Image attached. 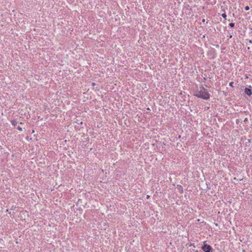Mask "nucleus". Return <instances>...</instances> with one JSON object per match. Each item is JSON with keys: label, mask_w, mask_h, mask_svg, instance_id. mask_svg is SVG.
Masks as SVG:
<instances>
[{"label": "nucleus", "mask_w": 252, "mask_h": 252, "mask_svg": "<svg viewBox=\"0 0 252 252\" xmlns=\"http://www.w3.org/2000/svg\"><path fill=\"white\" fill-rule=\"evenodd\" d=\"M17 128H18V129H19V130H20V131H22V128L20 126H18V127H17Z\"/></svg>", "instance_id": "9"}, {"label": "nucleus", "mask_w": 252, "mask_h": 252, "mask_svg": "<svg viewBox=\"0 0 252 252\" xmlns=\"http://www.w3.org/2000/svg\"><path fill=\"white\" fill-rule=\"evenodd\" d=\"M179 187L180 188V192H182L183 191V188H182V186H179Z\"/></svg>", "instance_id": "6"}, {"label": "nucleus", "mask_w": 252, "mask_h": 252, "mask_svg": "<svg viewBox=\"0 0 252 252\" xmlns=\"http://www.w3.org/2000/svg\"><path fill=\"white\" fill-rule=\"evenodd\" d=\"M245 93L249 96H250L252 94V90L249 88H246Z\"/></svg>", "instance_id": "3"}, {"label": "nucleus", "mask_w": 252, "mask_h": 252, "mask_svg": "<svg viewBox=\"0 0 252 252\" xmlns=\"http://www.w3.org/2000/svg\"><path fill=\"white\" fill-rule=\"evenodd\" d=\"M247 121H248V118H246L244 119V122L246 123V122H247Z\"/></svg>", "instance_id": "10"}, {"label": "nucleus", "mask_w": 252, "mask_h": 252, "mask_svg": "<svg viewBox=\"0 0 252 252\" xmlns=\"http://www.w3.org/2000/svg\"><path fill=\"white\" fill-rule=\"evenodd\" d=\"M195 96L205 100H208L210 98V94L207 92V90L204 88H202V89L195 94Z\"/></svg>", "instance_id": "1"}, {"label": "nucleus", "mask_w": 252, "mask_h": 252, "mask_svg": "<svg viewBox=\"0 0 252 252\" xmlns=\"http://www.w3.org/2000/svg\"><path fill=\"white\" fill-rule=\"evenodd\" d=\"M222 17H223L224 18H225V19H226V15L225 13H223L222 15H221Z\"/></svg>", "instance_id": "5"}, {"label": "nucleus", "mask_w": 252, "mask_h": 252, "mask_svg": "<svg viewBox=\"0 0 252 252\" xmlns=\"http://www.w3.org/2000/svg\"><path fill=\"white\" fill-rule=\"evenodd\" d=\"M202 249L204 252H210L213 250L211 246L207 244H204L202 247Z\"/></svg>", "instance_id": "2"}, {"label": "nucleus", "mask_w": 252, "mask_h": 252, "mask_svg": "<svg viewBox=\"0 0 252 252\" xmlns=\"http://www.w3.org/2000/svg\"><path fill=\"white\" fill-rule=\"evenodd\" d=\"M233 82H230V83H229V85L230 86H231V87H233Z\"/></svg>", "instance_id": "8"}, {"label": "nucleus", "mask_w": 252, "mask_h": 252, "mask_svg": "<svg viewBox=\"0 0 252 252\" xmlns=\"http://www.w3.org/2000/svg\"><path fill=\"white\" fill-rule=\"evenodd\" d=\"M15 124H17V122H12V124H13L14 126H15Z\"/></svg>", "instance_id": "11"}, {"label": "nucleus", "mask_w": 252, "mask_h": 252, "mask_svg": "<svg viewBox=\"0 0 252 252\" xmlns=\"http://www.w3.org/2000/svg\"><path fill=\"white\" fill-rule=\"evenodd\" d=\"M229 27H231V28H233V27H234V26H235V24H234V23H230V24H229Z\"/></svg>", "instance_id": "4"}, {"label": "nucleus", "mask_w": 252, "mask_h": 252, "mask_svg": "<svg viewBox=\"0 0 252 252\" xmlns=\"http://www.w3.org/2000/svg\"><path fill=\"white\" fill-rule=\"evenodd\" d=\"M15 124H17V122H12V124H13L14 126H15Z\"/></svg>", "instance_id": "12"}, {"label": "nucleus", "mask_w": 252, "mask_h": 252, "mask_svg": "<svg viewBox=\"0 0 252 252\" xmlns=\"http://www.w3.org/2000/svg\"><path fill=\"white\" fill-rule=\"evenodd\" d=\"M245 9L246 10H249L250 9V7L249 6H246L245 7Z\"/></svg>", "instance_id": "7"}]
</instances>
